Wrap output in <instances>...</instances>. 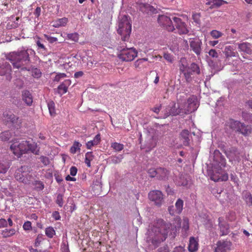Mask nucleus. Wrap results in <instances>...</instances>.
Masks as SVG:
<instances>
[{
	"label": "nucleus",
	"instance_id": "40",
	"mask_svg": "<svg viewBox=\"0 0 252 252\" xmlns=\"http://www.w3.org/2000/svg\"><path fill=\"white\" fill-rule=\"evenodd\" d=\"M189 68L191 70L192 73H196L197 74H199L200 73V68L199 66L195 63H192L189 66Z\"/></svg>",
	"mask_w": 252,
	"mask_h": 252
},
{
	"label": "nucleus",
	"instance_id": "15",
	"mask_svg": "<svg viewBox=\"0 0 252 252\" xmlns=\"http://www.w3.org/2000/svg\"><path fill=\"white\" fill-rule=\"evenodd\" d=\"M183 205L184 201L180 198L178 199L175 203V208L173 206L169 207L168 211L169 214L172 216L180 214L183 210Z\"/></svg>",
	"mask_w": 252,
	"mask_h": 252
},
{
	"label": "nucleus",
	"instance_id": "64",
	"mask_svg": "<svg viewBox=\"0 0 252 252\" xmlns=\"http://www.w3.org/2000/svg\"><path fill=\"white\" fill-rule=\"evenodd\" d=\"M173 252H184V250L182 247H177L174 249Z\"/></svg>",
	"mask_w": 252,
	"mask_h": 252
},
{
	"label": "nucleus",
	"instance_id": "3",
	"mask_svg": "<svg viewBox=\"0 0 252 252\" xmlns=\"http://www.w3.org/2000/svg\"><path fill=\"white\" fill-rule=\"evenodd\" d=\"M36 146L34 143H30L27 141L19 142L14 140L10 146V149L13 153L17 157H20L24 154L31 151L34 153L36 151Z\"/></svg>",
	"mask_w": 252,
	"mask_h": 252
},
{
	"label": "nucleus",
	"instance_id": "53",
	"mask_svg": "<svg viewBox=\"0 0 252 252\" xmlns=\"http://www.w3.org/2000/svg\"><path fill=\"white\" fill-rule=\"evenodd\" d=\"M208 54L210 56L214 58H217L219 56L217 52L215 49H211Z\"/></svg>",
	"mask_w": 252,
	"mask_h": 252
},
{
	"label": "nucleus",
	"instance_id": "39",
	"mask_svg": "<svg viewBox=\"0 0 252 252\" xmlns=\"http://www.w3.org/2000/svg\"><path fill=\"white\" fill-rule=\"evenodd\" d=\"M11 137V134L9 131H5L0 134V139L2 141H6L8 140Z\"/></svg>",
	"mask_w": 252,
	"mask_h": 252
},
{
	"label": "nucleus",
	"instance_id": "9",
	"mask_svg": "<svg viewBox=\"0 0 252 252\" xmlns=\"http://www.w3.org/2000/svg\"><path fill=\"white\" fill-rule=\"evenodd\" d=\"M190 50L198 57L202 52V42L198 37L190 38L189 39Z\"/></svg>",
	"mask_w": 252,
	"mask_h": 252
},
{
	"label": "nucleus",
	"instance_id": "35",
	"mask_svg": "<svg viewBox=\"0 0 252 252\" xmlns=\"http://www.w3.org/2000/svg\"><path fill=\"white\" fill-rule=\"evenodd\" d=\"M15 229L14 228L8 229H5L4 230H2L1 232V234L3 236V237L7 238L9 237L15 233Z\"/></svg>",
	"mask_w": 252,
	"mask_h": 252
},
{
	"label": "nucleus",
	"instance_id": "6",
	"mask_svg": "<svg viewBox=\"0 0 252 252\" xmlns=\"http://www.w3.org/2000/svg\"><path fill=\"white\" fill-rule=\"evenodd\" d=\"M15 178L17 181L27 184L30 183L32 176L30 175L27 167L22 166L16 171Z\"/></svg>",
	"mask_w": 252,
	"mask_h": 252
},
{
	"label": "nucleus",
	"instance_id": "34",
	"mask_svg": "<svg viewBox=\"0 0 252 252\" xmlns=\"http://www.w3.org/2000/svg\"><path fill=\"white\" fill-rule=\"evenodd\" d=\"M47 105L50 115L55 116L56 114L55 103L53 101H50L48 102Z\"/></svg>",
	"mask_w": 252,
	"mask_h": 252
},
{
	"label": "nucleus",
	"instance_id": "31",
	"mask_svg": "<svg viewBox=\"0 0 252 252\" xmlns=\"http://www.w3.org/2000/svg\"><path fill=\"white\" fill-rule=\"evenodd\" d=\"M189 132L188 130L184 129L180 133L181 137L184 139V145L188 146L189 144Z\"/></svg>",
	"mask_w": 252,
	"mask_h": 252
},
{
	"label": "nucleus",
	"instance_id": "58",
	"mask_svg": "<svg viewBox=\"0 0 252 252\" xmlns=\"http://www.w3.org/2000/svg\"><path fill=\"white\" fill-rule=\"evenodd\" d=\"M53 217L55 219V220H60L61 219V216L60 215V214L57 211H55L52 214Z\"/></svg>",
	"mask_w": 252,
	"mask_h": 252
},
{
	"label": "nucleus",
	"instance_id": "26",
	"mask_svg": "<svg viewBox=\"0 0 252 252\" xmlns=\"http://www.w3.org/2000/svg\"><path fill=\"white\" fill-rule=\"evenodd\" d=\"M70 80H66L63 83L59 85L58 88L59 94L62 95L66 93L67 91V85H69L70 84Z\"/></svg>",
	"mask_w": 252,
	"mask_h": 252
},
{
	"label": "nucleus",
	"instance_id": "2",
	"mask_svg": "<svg viewBox=\"0 0 252 252\" xmlns=\"http://www.w3.org/2000/svg\"><path fill=\"white\" fill-rule=\"evenodd\" d=\"M34 51L31 49H24L10 53L6 59L12 64L14 67L20 68L31 63L30 55H34Z\"/></svg>",
	"mask_w": 252,
	"mask_h": 252
},
{
	"label": "nucleus",
	"instance_id": "24",
	"mask_svg": "<svg viewBox=\"0 0 252 252\" xmlns=\"http://www.w3.org/2000/svg\"><path fill=\"white\" fill-rule=\"evenodd\" d=\"M147 61L148 59L146 58H143L137 60L135 62L134 64L135 67L139 69L146 67L148 65Z\"/></svg>",
	"mask_w": 252,
	"mask_h": 252
},
{
	"label": "nucleus",
	"instance_id": "14",
	"mask_svg": "<svg viewBox=\"0 0 252 252\" xmlns=\"http://www.w3.org/2000/svg\"><path fill=\"white\" fill-rule=\"evenodd\" d=\"M210 176V179L215 182L226 181L228 179V174L225 173H222L220 168L214 169Z\"/></svg>",
	"mask_w": 252,
	"mask_h": 252
},
{
	"label": "nucleus",
	"instance_id": "8",
	"mask_svg": "<svg viewBox=\"0 0 252 252\" xmlns=\"http://www.w3.org/2000/svg\"><path fill=\"white\" fill-rule=\"evenodd\" d=\"M137 56V52L134 48H124L119 55L120 59L123 61L130 62Z\"/></svg>",
	"mask_w": 252,
	"mask_h": 252
},
{
	"label": "nucleus",
	"instance_id": "45",
	"mask_svg": "<svg viewBox=\"0 0 252 252\" xmlns=\"http://www.w3.org/2000/svg\"><path fill=\"white\" fill-rule=\"evenodd\" d=\"M56 203L60 207L63 206V196L61 194H59L57 197Z\"/></svg>",
	"mask_w": 252,
	"mask_h": 252
},
{
	"label": "nucleus",
	"instance_id": "37",
	"mask_svg": "<svg viewBox=\"0 0 252 252\" xmlns=\"http://www.w3.org/2000/svg\"><path fill=\"white\" fill-rule=\"evenodd\" d=\"M111 147L115 150V151L120 152L124 149V146L122 144L114 142L111 144Z\"/></svg>",
	"mask_w": 252,
	"mask_h": 252
},
{
	"label": "nucleus",
	"instance_id": "43",
	"mask_svg": "<svg viewBox=\"0 0 252 252\" xmlns=\"http://www.w3.org/2000/svg\"><path fill=\"white\" fill-rule=\"evenodd\" d=\"M67 37L75 42H77L79 40V35L76 32L67 34Z\"/></svg>",
	"mask_w": 252,
	"mask_h": 252
},
{
	"label": "nucleus",
	"instance_id": "19",
	"mask_svg": "<svg viewBox=\"0 0 252 252\" xmlns=\"http://www.w3.org/2000/svg\"><path fill=\"white\" fill-rule=\"evenodd\" d=\"M22 99L28 106L32 105L33 97L29 91L23 90L22 92Z\"/></svg>",
	"mask_w": 252,
	"mask_h": 252
},
{
	"label": "nucleus",
	"instance_id": "5",
	"mask_svg": "<svg viewBox=\"0 0 252 252\" xmlns=\"http://www.w3.org/2000/svg\"><path fill=\"white\" fill-rule=\"evenodd\" d=\"M197 97L192 95L187 99L186 102L179 107L180 114H188L194 112L199 106Z\"/></svg>",
	"mask_w": 252,
	"mask_h": 252
},
{
	"label": "nucleus",
	"instance_id": "62",
	"mask_svg": "<svg viewBox=\"0 0 252 252\" xmlns=\"http://www.w3.org/2000/svg\"><path fill=\"white\" fill-rule=\"evenodd\" d=\"M84 73L83 71H78L75 73L74 77L76 78H79L83 75Z\"/></svg>",
	"mask_w": 252,
	"mask_h": 252
},
{
	"label": "nucleus",
	"instance_id": "46",
	"mask_svg": "<svg viewBox=\"0 0 252 252\" xmlns=\"http://www.w3.org/2000/svg\"><path fill=\"white\" fill-rule=\"evenodd\" d=\"M37 38L38 39V40H37L36 41V45L38 47V49H41V51H47V49L45 47V46L43 45V44H42L40 41V38L39 37H37Z\"/></svg>",
	"mask_w": 252,
	"mask_h": 252
},
{
	"label": "nucleus",
	"instance_id": "18",
	"mask_svg": "<svg viewBox=\"0 0 252 252\" xmlns=\"http://www.w3.org/2000/svg\"><path fill=\"white\" fill-rule=\"evenodd\" d=\"M139 8L141 12L148 15H152L157 12V9L148 3L140 4Z\"/></svg>",
	"mask_w": 252,
	"mask_h": 252
},
{
	"label": "nucleus",
	"instance_id": "27",
	"mask_svg": "<svg viewBox=\"0 0 252 252\" xmlns=\"http://www.w3.org/2000/svg\"><path fill=\"white\" fill-rule=\"evenodd\" d=\"M198 244L194 237H191L189 239L188 249L189 252H194L198 249Z\"/></svg>",
	"mask_w": 252,
	"mask_h": 252
},
{
	"label": "nucleus",
	"instance_id": "59",
	"mask_svg": "<svg viewBox=\"0 0 252 252\" xmlns=\"http://www.w3.org/2000/svg\"><path fill=\"white\" fill-rule=\"evenodd\" d=\"M187 72H188V73L189 74V79H187V78H185V79L186 80V81L187 82H190L191 80H192V78L191 77V75L193 74L192 72H191V70H190V69L189 68V66L188 67V69H187Z\"/></svg>",
	"mask_w": 252,
	"mask_h": 252
},
{
	"label": "nucleus",
	"instance_id": "22",
	"mask_svg": "<svg viewBox=\"0 0 252 252\" xmlns=\"http://www.w3.org/2000/svg\"><path fill=\"white\" fill-rule=\"evenodd\" d=\"M238 132L245 136H247L252 133V128L251 126L242 123Z\"/></svg>",
	"mask_w": 252,
	"mask_h": 252
},
{
	"label": "nucleus",
	"instance_id": "4",
	"mask_svg": "<svg viewBox=\"0 0 252 252\" xmlns=\"http://www.w3.org/2000/svg\"><path fill=\"white\" fill-rule=\"evenodd\" d=\"M131 31V25L128 17L124 15L120 19L118 24V33L121 35L123 41L128 39Z\"/></svg>",
	"mask_w": 252,
	"mask_h": 252
},
{
	"label": "nucleus",
	"instance_id": "25",
	"mask_svg": "<svg viewBox=\"0 0 252 252\" xmlns=\"http://www.w3.org/2000/svg\"><path fill=\"white\" fill-rule=\"evenodd\" d=\"M100 134L98 133L95 135L93 140L89 141L86 143L87 148L91 149L93 146L98 145L100 143Z\"/></svg>",
	"mask_w": 252,
	"mask_h": 252
},
{
	"label": "nucleus",
	"instance_id": "41",
	"mask_svg": "<svg viewBox=\"0 0 252 252\" xmlns=\"http://www.w3.org/2000/svg\"><path fill=\"white\" fill-rule=\"evenodd\" d=\"M210 33L211 36L215 39L219 38L221 37L223 35V33L221 32L215 30H212Z\"/></svg>",
	"mask_w": 252,
	"mask_h": 252
},
{
	"label": "nucleus",
	"instance_id": "17",
	"mask_svg": "<svg viewBox=\"0 0 252 252\" xmlns=\"http://www.w3.org/2000/svg\"><path fill=\"white\" fill-rule=\"evenodd\" d=\"M179 70L181 73H182L185 78H187V79H189V75L188 73L187 70L188 69V64L187 62V60L185 58H182L180 61L179 64Z\"/></svg>",
	"mask_w": 252,
	"mask_h": 252
},
{
	"label": "nucleus",
	"instance_id": "21",
	"mask_svg": "<svg viewBox=\"0 0 252 252\" xmlns=\"http://www.w3.org/2000/svg\"><path fill=\"white\" fill-rule=\"evenodd\" d=\"M240 153L238 149L235 147H232L228 151L227 157L231 160H238L239 159Z\"/></svg>",
	"mask_w": 252,
	"mask_h": 252
},
{
	"label": "nucleus",
	"instance_id": "50",
	"mask_svg": "<svg viewBox=\"0 0 252 252\" xmlns=\"http://www.w3.org/2000/svg\"><path fill=\"white\" fill-rule=\"evenodd\" d=\"M66 76V74L63 73H60L56 75L54 78V81L59 82L61 78H65Z\"/></svg>",
	"mask_w": 252,
	"mask_h": 252
},
{
	"label": "nucleus",
	"instance_id": "11",
	"mask_svg": "<svg viewBox=\"0 0 252 252\" xmlns=\"http://www.w3.org/2000/svg\"><path fill=\"white\" fill-rule=\"evenodd\" d=\"M172 19L174 23V27H176L178 34L180 35L187 34L189 33V30L187 24L182 21L180 18L174 16Z\"/></svg>",
	"mask_w": 252,
	"mask_h": 252
},
{
	"label": "nucleus",
	"instance_id": "52",
	"mask_svg": "<svg viewBox=\"0 0 252 252\" xmlns=\"http://www.w3.org/2000/svg\"><path fill=\"white\" fill-rule=\"evenodd\" d=\"M23 229L25 230H30L32 229V223L30 221H26L23 226Z\"/></svg>",
	"mask_w": 252,
	"mask_h": 252
},
{
	"label": "nucleus",
	"instance_id": "63",
	"mask_svg": "<svg viewBox=\"0 0 252 252\" xmlns=\"http://www.w3.org/2000/svg\"><path fill=\"white\" fill-rule=\"evenodd\" d=\"M161 105L158 106V107H154L153 109H152V110L153 112H154L155 113H157V114H158L159 111H160V110L161 109Z\"/></svg>",
	"mask_w": 252,
	"mask_h": 252
},
{
	"label": "nucleus",
	"instance_id": "12",
	"mask_svg": "<svg viewBox=\"0 0 252 252\" xmlns=\"http://www.w3.org/2000/svg\"><path fill=\"white\" fill-rule=\"evenodd\" d=\"M172 20V19L163 15L159 16L158 18L159 24L169 32H173L176 29Z\"/></svg>",
	"mask_w": 252,
	"mask_h": 252
},
{
	"label": "nucleus",
	"instance_id": "29",
	"mask_svg": "<svg viewBox=\"0 0 252 252\" xmlns=\"http://www.w3.org/2000/svg\"><path fill=\"white\" fill-rule=\"evenodd\" d=\"M3 116L8 122H10L13 124H16L18 123L19 118L16 117L13 114H8L7 113L5 112L3 113Z\"/></svg>",
	"mask_w": 252,
	"mask_h": 252
},
{
	"label": "nucleus",
	"instance_id": "30",
	"mask_svg": "<svg viewBox=\"0 0 252 252\" xmlns=\"http://www.w3.org/2000/svg\"><path fill=\"white\" fill-rule=\"evenodd\" d=\"M68 21V19L65 17L58 19L54 21L53 26L55 28H59L61 26H65L66 25Z\"/></svg>",
	"mask_w": 252,
	"mask_h": 252
},
{
	"label": "nucleus",
	"instance_id": "55",
	"mask_svg": "<svg viewBox=\"0 0 252 252\" xmlns=\"http://www.w3.org/2000/svg\"><path fill=\"white\" fill-rule=\"evenodd\" d=\"M7 167L2 163H0V173H4L7 171Z\"/></svg>",
	"mask_w": 252,
	"mask_h": 252
},
{
	"label": "nucleus",
	"instance_id": "23",
	"mask_svg": "<svg viewBox=\"0 0 252 252\" xmlns=\"http://www.w3.org/2000/svg\"><path fill=\"white\" fill-rule=\"evenodd\" d=\"M223 53L227 58L235 57L237 54V52L235 51V49L231 46H225Z\"/></svg>",
	"mask_w": 252,
	"mask_h": 252
},
{
	"label": "nucleus",
	"instance_id": "44",
	"mask_svg": "<svg viewBox=\"0 0 252 252\" xmlns=\"http://www.w3.org/2000/svg\"><path fill=\"white\" fill-rule=\"evenodd\" d=\"M213 5L219 7L223 4H227V2L223 0H213Z\"/></svg>",
	"mask_w": 252,
	"mask_h": 252
},
{
	"label": "nucleus",
	"instance_id": "36",
	"mask_svg": "<svg viewBox=\"0 0 252 252\" xmlns=\"http://www.w3.org/2000/svg\"><path fill=\"white\" fill-rule=\"evenodd\" d=\"M93 159L92 152H87L85 155V162L88 167L91 166V161Z\"/></svg>",
	"mask_w": 252,
	"mask_h": 252
},
{
	"label": "nucleus",
	"instance_id": "32",
	"mask_svg": "<svg viewBox=\"0 0 252 252\" xmlns=\"http://www.w3.org/2000/svg\"><path fill=\"white\" fill-rule=\"evenodd\" d=\"M81 146L82 144L80 143L75 141L70 149V152L73 154H75L76 152H80Z\"/></svg>",
	"mask_w": 252,
	"mask_h": 252
},
{
	"label": "nucleus",
	"instance_id": "42",
	"mask_svg": "<svg viewBox=\"0 0 252 252\" xmlns=\"http://www.w3.org/2000/svg\"><path fill=\"white\" fill-rule=\"evenodd\" d=\"M245 200L249 206H252V195L250 192H247L245 194Z\"/></svg>",
	"mask_w": 252,
	"mask_h": 252
},
{
	"label": "nucleus",
	"instance_id": "54",
	"mask_svg": "<svg viewBox=\"0 0 252 252\" xmlns=\"http://www.w3.org/2000/svg\"><path fill=\"white\" fill-rule=\"evenodd\" d=\"M77 172V168L75 166H72L70 168V174L72 176H74L76 175Z\"/></svg>",
	"mask_w": 252,
	"mask_h": 252
},
{
	"label": "nucleus",
	"instance_id": "61",
	"mask_svg": "<svg viewBox=\"0 0 252 252\" xmlns=\"http://www.w3.org/2000/svg\"><path fill=\"white\" fill-rule=\"evenodd\" d=\"M36 185H37V188L39 189V190H42L44 188V184H43L42 182H40V181H38L37 183H36Z\"/></svg>",
	"mask_w": 252,
	"mask_h": 252
},
{
	"label": "nucleus",
	"instance_id": "10",
	"mask_svg": "<svg viewBox=\"0 0 252 252\" xmlns=\"http://www.w3.org/2000/svg\"><path fill=\"white\" fill-rule=\"evenodd\" d=\"M232 243L228 239L219 240L215 252H228L231 250Z\"/></svg>",
	"mask_w": 252,
	"mask_h": 252
},
{
	"label": "nucleus",
	"instance_id": "51",
	"mask_svg": "<svg viewBox=\"0 0 252 252\" xmlns=\"http://www.w3.org/2000/svg\"><path fill=\"white\" fill-rule=\"evenodd\" d=\"M163 58L168 62L172 63L173 62V58L172 55L168 53H165Z\"/></svg>",
	"mask_w": 252,
	"mask_h": 252
},
{
	"label": "nucleus",
	"instance_id": "47",
	"mask_svg": "<svg viewBox=\"0 0 252 252\" xmlns=\"http://www.w3.org/2000/svg\"><path fill=\"white\" fill-rule=\"evenodd\" d=\"M32 75L34 78H39L41 75V72L39 69L34 68L32 70Z\"/></svg>",
	"mask_w": 252,
	"mask_h": 252
},
{
	"label": "nucleus",
	"instance_id": "57",
	"mask_svg": "<svg viewBox=\"0 0 252 252\" xmlns=\"http://www.w3.org/2000/svg\"><path fill=\"white\" fill-rule=\"evenodd\" d=\"M7 226V221L4 219H0V228Z\"/></svg>",
	"mask_w": 252,
	"mask_h": 252
},
{
	"label": "nucleus",
	"instance_id": "56",
	"mask_svg": "<svg viewBox=\"0 0 252 252\" xmlns=\"http://www.w3.org/2000/svg\"><path fill=\"white\" fill-rule=\"evenodd\" d=\"M95 186H97L98 188H97L98 190H99L101 188V184L99 180H96L95 182H94L92 188H95Z\"/></svg>",
	"mask_w": 252,
	"mask_h": 252
},
{
	"label": "nucleus",
	"instance_id": "60",
	"mask_svg": "<svg viewBox=\"0 0 252 252\" xmlns=\"http://www.w3.org/2000/svg\"><path fill=\"white\" fill-rule=\"evenodd\" d=\"M41 8L39 7H37L34 11V14L36 17H38L40 15Z\"/></svg>",
	"mask_w": 252,
	"mask_h": 252
},
{
	"label": "nucleus",
	"instance_id": "1",
	"mask_svg": "<svg viewBox=\"0 0 252 252\" xmlns=\"http://www.w3.org/2000/svg\"><path fill=\"white\" fill-rule=\"evenodd\" d=\"M171 226V223H166L162 219L155 220L149 226L146 237L147 242L155 248L158 247L165 240Z\"/></svg>",
	"mask_w": 252,
	"mask_h": 252
},
{
	"label": "nucleus",
	"instance_id": "33",
	"mask_svg": "<svg viewBox=\"0 0 252 252\" xmlns=\"http://www.w3.org/2000/svg\"><path fill=\"white\" fill-rule=\"evenodd\" d=\"M5 70H3L4 67L0 66V75H4L6 73H9L11 71V66L8 63H5L4 65Z\"/></svg>",
	"mask_w": 252,
	"mask_h": 252
},
{
	"label": "nucleus",
	"instance_id": "16",
	"mask_svg": "<svg viewBox=\"0 0 252 252\" xmlns=\"http://www.w3.org/2000/svg\"><path fill=\"white\" fill-rule=\"evenodd\" d=\"M219 227L221 236L227 235L229 233V225L225 221L223 217L218 219Z\"/></svg>",
	"mask_w": 252,
	"mask_h": 252
},
{
	"label": "nucleus",
	"instance_id": "49",
	"mask_svg": "<svg viewBox=\"0 0 252 252\" xmlns=\"http://www.w3.org/2000/svg\"><path fill=\"white\" fill-rule=\"evenodd\" d=\"M44 36L50 43H53L58 40L57 38L49 36L46 34H44Z\"/></svg>",
	"mask_w": 252,
	"mask_h": 252
},
{
	"label": "nucleus",
	"instance_id": "48",
	"mask_svg": "<svg viewBox=\"0 0 252 252\" xmlns=\"http://www.w3.org/2000/svg\"><path fill=\"white\" fill-rule=\"evenodd\" d=\"M41 162L45 166L50 164V160L49 158L45 156H41L40 157Z\"/></svg>",
	"mask_w": 252,
	"mask_h": 252
},
{
	"label": "nucleus",
	"instance_id": "7",
	"mask_svg": "<svg viewBox=\"0 0 252 252\" xmlns=\"http://www.w3.org/2000/svg\"><path fill=\"white\" fill-rule=\"evenodd\" d=\"M149 176L156 178L158 180H165L168 179L169 171L164 168H150L148 171Z\"/></svg>",
	"mask_w": 252,
	"mask_h": 252
},
{
	"label": "nucleus",
	"instance_id": "38",
	"mask_svg": "<svg viewBox=\"0 0 252 252\" xmlns=\"http://www.w3.org/2000/svg\"><path fill=\"white\" fill-rule=\"evenodd\" d=\"M55 234V230L53 227L50 226L46 228L45 234L48 237L52 238L54 237Z\"/></svg>",
	"mask_w": 252,
	"mask_h": 252
},
{
	"label": "nucleus",
	"instance_id": "20",
	"mask_svg": "<svg viewBox=\"0 0 252 252\" xmlns=\"http://www.w3.org/2000/svg\"><path fill=\"white\" fill-rule=\"evenodd\" d=\"M251 47V44L248 42L238 43V48L239 51L246 53L247 54H251L252 53V49Z\"/></svg>",
	"mask_w": 252,
	"mask_h": 252
},
{
	"label": "nucleus",
	"instance_id": "28",
	"mask_svg": "<svg viewBox=\"0 0 252 252\" xmlns=\"http://www.w3.org/2000/svg\"><path fill=\"white\" fill-rule=\"evenodd\" d=\"M242 123L239 121H235L233 119H230L228 122L229 127L233 130L238 131Z\"/></svg>",
	"mask_w": 252,
	"mask_h": 252
},
{
	"label": "nucleus",
	"instance_id": "13",
	"mask_svg": "<svg viewBox=\"0 0 252 252\" xmlns=\"http://www.w3.org/2000/svg\"><path fill=\"white\" fill-rule=\"evenodd\" d=\"M161 191L158 190H152L148 193L149 199L157 206H160L163 202V196Z\"/></svg>",
	"mask_w": 252,
	"mask_h": 252
}]
</instances>
